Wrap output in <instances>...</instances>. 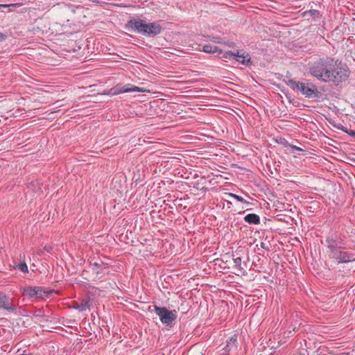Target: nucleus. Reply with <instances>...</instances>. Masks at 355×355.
<instances>
[{"mask_svg": "<svg viewBox=\"0 0 355 355\" xmlns=\"http://www.w3.org/2000/svg\"><path fill=\"white\" fill-rule=\"evenodd\" d=\"M310 73L323 82H333L336 85L348 78L345 69L339 67L337 60L331 57H324L314 62L309 69Z\"/></svg>", "mask_w": 355, "mask_h": 355, "instance_id": "nucleus-1", "label": "nucleus"}, {"mask_svg": "<svg viewBox=\"0 0 355 355\" xmlns=\"http://www.w3.org/2000/svg\"><path fill=\"white\" fill-rule=\"evenodd\" d=\"M287 85L293 90L300 92L308 98H314L318 101L322 96V94L318 91L317 86L307 79H303L302 81L290 79L287 82Z\"/></svg>", "mask_w": 355, "mask_h": 355, "instance_id": "nucleus-2", "label": "nucleus"}, {"mask_svg": "<svg viewBox=\"0 0 355 355\" xmlns=\"http://www.w3.org/2000/svg\"><path fill=\"white\" fill-rule=\"evenodd\" d=\"M128 26L133 31L144 36L153 37L159 34L162 30V26L157 22L146 23L141 19H132L128 22Z\"/></svg>", "mask_w": 355, "mask_h": 355, "instance_id": "nucleus-3", "label": "nucleus"}, {"mask_svg": "<svg viewBox=\"0 0 355 355\" xmlns=\"http://www.w3.org/2000/svg\"><path fill=\"white\" fill-rule=\"evenodd\" d=\"M154 309L164 324L169 327L173 326L177 318V311L175 310L170 311L166 307H160L157 305H154Z\"/></svg>", "mask_w": 355, "mask_h": 355, "instance_id": "nucleus-4", "label": "nucleus"}, {"mask_svg": "<svg viewBox=\"0 0 355 355\" xmlns=\"http://www.w3.org/2000/svg\"><path fill=\"white\" fill-rule=\"evenodd\" d=\"M331 258L336 260L337 263H347L355 261V254L347 251L343 250L339 248L337 250L330 254Z\"/></svg>", "mask_w": 355, "mask_h": 355, "instance_id": "nucleus-5", "label": "nucleus"}, {"mask_svg": "<svg viewBox=\"0 0 355 355\" xmlns=\"http://www.w3.org/2000/svg\"><path fill=\"white\" fill-rule=\"evenodd\" d=\"M49 293V291L45 288L27 286L23 288L22 295L31 298H42L44 296H48Z\"/></svg>", "mask_w": 355, "mask_h": 355, "instance_id": "nucleus-6", "label": "nucleus"}, {"mask_svg": "<svg viewBox=\"0 0 355 355\" xmlns=\"http://www.w3.org/2000/svg\"><path fill=\"white\" fill-rule=\"evenodd\" d=\"M90 265L92 266V271L96 274V277L98 279L103 278L105 275L110 273L108 270L109 266L101 261L99 262L92 261H90Z\"/></svg>", "mask_w": 355, "mask_h": 355, "instance_id": "nucleus-7", "label": "nucleus"}, {"mask_svg": "<svg viewBox=\"0 0 355 355\" xmlns=\"http://www.w3.org/2000/svg\"><path fill=\"white\" fill-rule=\"evenodd\" d=\"M0 309L6 310L10 313L16 311L13 300L2 292H0Z\"/></svg>", "mask_w": 355, "mask_h": 355, "instance_id": "nucleus-8", "label": "nucleus"}, {"mask_svg": "<svg viewBox=\"0 0 355 355\" xmlns=\"http://www.w3.org/2000/svg\"><path fill=\"white\" fill-rule=\"evenodd\" d=\"M144 90L137 86H133L130 84H127L121 87H115L111 89L112 95H117L122 93L130 92H143Z\"/></svg>", "mask_w": 355, "mask_h": 355, "instance_id": "nucleus-9", "label": "nucleus"}, {"mask_svg": "<svg viewBox=\"0 0 355 355\" xmlns=\"http://www.w3.org/2000/svg\"><path fill=\"white\" fill-rule=\"evenodd\" d=\"M234 60H236L239 63L245 65H248L250 63H251L250 55L243 51L237 50L234 53Z\"/></svg>", "mask_w": 355, "mask_h": 355, "instance_id": "nucleus-10", "label": "nucleus"}, {"mask_svg": "<svg viewBox=\"0 0 355 355\" xmlns=\"http://www.w3.org/2000/svg\"><path fill=\"white\" fill-rule=\"evenodd\" d=\"M91 306V302L89 300L83 299L80 302H73V307L74 309H78L80 311H84L88 309H89Z\"/></svg>", "mask_w": 355, "mask_h": 355, "instance_id": "nucleus-11", "label": "nucleus"}, {"mask_svg": "<svg viewBox=\"0 0 355 355\" xmlns=\"http://www.w3.org/2000/svg\"><path fill=\"white\" fill-rule=\"evenodd\" d=\"M327 248L329 249L330 254L333 253V252L337 250L340 247L338 246V243L336 239L333 237H328L326 240Z\"/></svg>", "mask_w": 355, "mask_h": 355, "instance_id": "nucleus-12", "label": "nucleus"}, {"mask_svg": "<svg viewBox=\"0 0 355 355\" xmlns=\"http://www.w3.org/2000/svg\"><path fill=\"white\" fill-rule=\"evenodd\" d=\"M244 220L249 224L258 225L260 223V218L255 214H247L244 217Z\"/></svg>", "mask_w": 355, "mask_h": 355, "instance_id": "nucleus-13", "label": "nucleus"}, {"mask_svg": "<svg viewBox=\"0 0 355 355\" xmlns=\"http://www.w3.org/2000/svg\"><path fill=\"white\" fill-rule=\"evenodd\" d=\"M203 51L209 53H214L216 52H218L219 53H222L223 51L220 49L218 46H211L210 44H206L203 46Z\"/></svg>", "mask_w": 355, "mask_h": 355, "instance_id": "nucleus-14", "label": "nucleus"}, {"mask_svg": "<svg viewBox=\"0 0 355 355\" xmlns=\"http://www.w3.org/2000/svg\"><path fill=\"white\" fill-rule=\"evenodd\" d=\"M310 15L313 17H318L319 15L318 10H310L309 11L304 12V16Z\"/></svg>", "mask_w": 355, "mask_h": 355, "instance_id": "nucleus-15", "label": "nucleus"}, {"mask_svg": "<svg viewBox=\"0 0 355 355\" xmlns=\"http://www.w3.org/2000/svg\"><path fill=\"white\" fill-rule=\"evenodd\" d=\"M230 196L231 197H232L233 198L236 199L239 202H244V203H248V202H247L243 198H242L240 196H238V195L234 194V193H230Z\"/></svg>", "mask_w": 355, "mask_h": 355, "instance_id": "nucleus-16", "label": "nucleus"}, {"mask_svg": "<svg viewBox=\"0 0 355 355\" xmlns=\"http://www.w3.org/2000/svg\"><path fill=\"white\" fill-rule=\"evenodd\" d=\"M18 268L23 272H28V266L26 263H20L18 266Z\"/></svg>", "mask_w": 355, "mask_h": 355, "instance_id": "nucleus-17", "label": "nucleus"}, {"mask_svg": "<svg viewBox=\"0 0 355 355\" xmlns=\"http://www.w3.org/2000/svg\"><path fill=\"white\" fill-rule=\"evenodd\" d=\"M234 53L235 52H232V51H227V52H225L224 54H223V58L225 59H230V58H234Z\"/></svg>", "mask_w": 355, "mask_h": 355, "instance_id": "nucleus-18", "label": "nucleus"}, {"mask_svg": "<svg viewBox=\"0 0 355 355\" xmlns=\"http://www.w3.org/2000/svg\"><path fill=\"white\" fill-rule=\"evenodd\" d=\"M233 260H234V263H235V266L237 267L239 270L242 269L241 267V258L236 257V258H234Z\"/></svg>", "mask_w": 355, "mask_h": 355, "instance_id": "nucleus-19", "label": "nucleus"}, {"mask_svg": "<svg viewBox=\"0 0 355 355\" xmlns=\"http://www.w3.org/2000/svg\"><path fill=\"white\" fill-rule=\"evenodd\" d=\"M211 41H213L215 43H218V44L223 43V40L220 37H213L211 38Z\"/></svg>", "mask_w": 355, "mask_h": 355, "instance_id": "nucleus-20", "label": "nucleus"}, {"mask_svg": "<svg viewBox=\"0 0 355 355\" xmlns=\"http://www.w3.org/2000/svg\"><path fill=\"white\" fill-rule=\"evenodd\" d=\"M236 339H237V336L236 335H234V336L231 337L230 338V340L227 342V346H228L230 344H231L232 343H235L236 342Z\"/></svg>", "mask_w": 355, "mask_h": 355, "instance_id": "nucleus-21", "label": "nucleus"}, {"mask_svg": "<svg viewBox=\"0 0 355 355\" xmlns=\"http://www.w3.org/2000/svg\"><path fill=\"white\" fill-rule=\"evenodd\" d=\"M223 44H225V45H227L228 46H230V47L234 46V43L233 42H223Z\"/></svg>", "mask_w": 355, "mask_h": 355, "instance_id": "nucleus-22", "label": "nucleus"}, {"mask_svg": "<svg viewBox=\"0 0 355 355\" xmlns=\"http://www.w3.org/2000/svg\"><path fill=\"white\" fill-rule=\"evenodd\" d=\"M6 35L0 33V41L4 40L6 38Z\"/></svg>", "mask_w": 355, "mask_h": 355, "instance_id": "nucleus-23", "label": "nucleus"}, {"mask_svg": "<svg viewBox=\"0 0 355 355\" xmlns=\"http://www.w3.org/2000/svg\"><path fill=\"white\" fill-rule=\"evenodd\" d=\"M291 147L293 149H295V150H298V151H303V150H302L301 148L297 147V146H291Z\"/></svg>", "mask_w": 355, "mask_h": 355, "instance_id": "nucleus-24", "label": "nucleus"}, {"mask_svg": "<svg viewBox=\"0 0 355 355\" xmlns=\"http://www.w3.org/2000/svg\"><path fill=\"white\" fill-rule=\"evenodd\" d=\"M347 133H349L350 135L355 137V131L350 130V132L346 131Z\"/></svg>", "mask_w": 355, "mask_h": 355, "instance_id": "nucleus-25", "label": "nucleus"}, {"mask_svg": "<svg viewBox=\"0 0 355 355\" xmlns=\"http://www.w3.org/2000/svg\"><path fill=\"white\" fill-rule=\"evenodd\" d=\"M261 247L262 248H266V246H265V243H261Z\"/></svg>", "mask_w": 355, "mask_h": 355, "instance_id": "nucleus-26", "label": "nucleus"}, {"mask_svg": "<svg viewBox=\"0 0 355 355\" xmlns=\"http://www.w3.org/2000/svg\"><path fill=\"white\" fill-rule=\"evenodd\" d=\"M7 6H8L7 5L0 4V7H7Z\"/></svg>", "mask_w": 355, "mask_h": 355, "instance_id": "nucleus-27", "label": "nucleus"}]
</instances>
